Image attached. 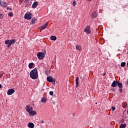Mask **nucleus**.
Listing matches in <instances>:
<instances>
[{
    "mask_svg": "<svg viewBox=\"0 0 128 128\" xmlns=\"http://www.w3.org/2000/svg\"><path fill=\"white\" fill-rule=\"evenodd\" d=\"M0 6H2V8H6V6H8V4L4 2H1Z\"/></svg>",
    "mask_w": 128,
    "mask_h": 128,
    "instance_id": "8",
    "label": "nucleus"
},
{
    "mask_svg": "<svg viewBox=\"0 0 128 128\" xmlns=\"http://www.w3.org/2000/svg\"><path fill=\"white\" fill-rule=\"evenodd\" d=\"M1 2H2V1L0 0V4Z\"/></svg>",
    "mask_w": 128,
    "mask_h": 128,
    "instance_id": "38",
    "label": "nucleus"
},
{
    "mask_svg": "<svg viewBox=\"0 0 128 128\" xmlns=\"http://www.w3.org/2000/svg\"><path fill=\"white\" fill-rule=\"evenodd\" d=\"M24 18H26V20H32V13L27 12L26 14H25Z\"/></svg>",
    "mask_w": 128,
    "mask_h": 128,
    "instance_id": "5",
    "label": "nucleus"
},
{
    "mask_svg": "<svg viewBox=\"0 0 128 128\" xmlns=\"http://www.w3.org/2000/svg\"><path fill=\"white\" fill-rule=\"evenodd\" d=\"M76 88H78V77L76 78Z\"/></svg>",
    "mask_w": 128,
    "mask_h": 128,
    "instance_id": "17",
    "label": "nucleus"
},
{
    "mask_svg": "<svg viewBox=\"0 0 128 128\" xmlns=\"http://www.w3.org/2000/svg\"><path fill=\"white\" fill-rule=\"evenodd\" d=\"M14 90L11 88L9 90H8L7 94L8 96H10L11 94H14Z\"/></svg>",
    "mask_w": 128,
    "mask_h": 128,
    "instance_id": "7",
    "label": "nucleus"
},
{
    "mask_svg": "<svg viewBox=\"0 0 128 128\" xmlns=\"http://www.w3.org/2000/svg\"><path fill=\"white\" fill-rule=\"evenodd\" d=\"M50 40H56V36H50Z\"/></svg>",
    "mask_w": 128,
    "mask_h": 128,
    "instance_id": "18",
    "label": "nucleus"
},
{
    "mask_svg": "<svg viewBox=\"0 0 128 128\" xmlns=\"http://www.w3.org/2000/svg\"><path fill=\"white\" fill-rule=\"evenodd\" d=\"M116 84H118V82L114 80L112 84V88H116Z\"/></svg>",
    "mask_w": 128,
    "mask_h": 128,
    "instance_id": "13",
    "label": "nucleus"
},
{
    "mask_svg": "<svg viewBox=\"0 0 128 128\" xmlns=\"http://www.w3.org/2000/svg\"><path fill=\"white\" fill-rule=\"evenodd\" d=\"M117 85L120 88H122V82H117Z\"/></svg>",
    "mask_w": 128,
    "mask_h": 128,
    "instance_id": "16",
    "label": "nucleus"
},
{
    "mask_svg": "<svg viewBox=\"0 0 128 128\" xmlns=\"http://www.w3.org/2000/svg\"><path fill=\"white\" fill-rule=\"evenodd\" d=\"M88 0V2H90V0Z\"/></svg>",
    "mask_w": 128,
    "mask_h": 128,
    "instance_id": "37",
    "label": "nucleus"
},
{
    "mask_svg": "<svg viewBox=\"0 0 128 128\" xmlns=\"http://www.w3.org/2000/svg\"><path fill=\"white\" fill-rule=\"evenodd\" d=\"M28 126L30 128H34V124L32 122H29L28 124Z\"/></svg>",
    "mask_w": 128,
    "mask_h": 128,
    "instance_id": "12",
    "label": "nucleus"
},
{
    "mask_svg": "<svg viewBox=\"0 0 128 128\" xmlns=\"http://www.w3.org/2000/svg\"><path fill=\"white\" fill-rule=\"evenodd\" d=\"M48 24V22H46L44 25L41 26V30H44V28H46V26Z\"/></svg>",
    "mask_w": 128,
    "mask_h": 128,
    "instance_id": "9",
    "label": "nucleus"
},
{
    "mask_svg": "<svg viewBox=\"0 0 128 128\" xmlns=\"http://www.w3.org/2000/svg\"><path fill=\"white\" fill-rule=\"evenodd\" d=\"M2 88V84H0V88Z\"/></svg>",
    "mask_w": 128,
    "mask_h": 128,
    "instance_id": "36",
    "label": "nucleus"
},
{
    "mask_svg": "<svg viewBox=\"0 0 128 128\" xmlns=\"http://www.w3.org/2000/svg\"><path fill=\"white\" fill-rule=\"evenodd\" d=\"M76 50H82V47L80 46H76Z\"/></svg>",
    "mask_w": 128,
    "mask_h": 128,
    "instance_id": "21",
    "label": "nucleus"
},
{
    "mask_svg": "<svg viewBox=\"0 0 128 128\" xmlns=\"http://www.w3.org/2000/svg\"><path fill=\"white\" fill-rule=\"evenodd\" d=\"M36 6H38V2H34L32 5V8H36Z\"/></svg>",
    "mask_w": 128,
    "mask_h": 128,
    "instance_id": "14",
    "label": "nucleus"
},
{
    "mask_svg": "<svg viewBox=\"0 0 128 128\" xmlns=\"http://www.w3.org/2000/svg\"><path fill=\"white\" fill-rule=\"evenodd\" d=\"M49 94L50 96H54V92L52 91H50Z\"/></svg>",
    "mask_w": 128,
    "mask_h": 128,
    "instance_id": "26",
    "label": "nucleus"
},
{
    "mask_svg": "<svg viewBox=\"0 0 128 128\" xmlns=\"http://www.w3.org/2000/svg\"><path fill=\"white\" fill-rule=\"evenodd\" d=\"M96 16H97V14H96V12H93L91 14V18H96Z\"/></svg>",
    "mask_w": 128,
    "mask_h": 128,
    "instance_id": "10",
    "label": "nucleus"
},
{
    "mask_svg": "<svg viewBox=\"0 0 128 128\" xmlns=\"http://www.w3.org/2000/svg\"><path fill=\"white\" fill-rule=\"evenodd\" d=\"M31 24H36V18H32V20H31Z\"/></svg>",
    "mask_w": 128,
    "mask_h": 128,
    "instance_id": "19",
    "label": "nucleus"
},
{
    "mask_svg": "<svg viewBox=\"0 0 128 128\" xmlns=\"http://www.w3.org/2000/svg\"><path fill=\"white\" fill-rule=\"evenodd\" d=\"M6 10H10V8H7Z\"/></svg>",
    "mask_w": 128,
    "mask_h": 128,
    "instance_id": "35",
    "label": "nucleus"
},
{
    "mask_svg": "<svg viewBox=\"0 0 128 128\" xmlns=\"http://www.w3.org/2000/svg\"><path fill=\"white\" fill-rule=\"evenodd\" d=\"M34 67V64L31 62L29 64H28V68H32Z\"/></svg>",
    "mask_w": 128,
    "mask_h": 128,
    "instance_id": "15",
    "label": "nucleus"
},
{
    "mask_svg": "<svg viewBox=\"0 0 128 128\" xmlns=\"http://www.w3.org/2000/svg\"><path fill=\"white\" fill-rule=\"evenodd\" d=\"M44 122L43 120H41V124H44Z\"/></svg>",
    "mask_w": 128,
    "mask_h": 128,
    "instance_id": "33",
    "label": "nucleus"
},
{
    "mask_svg": "<svg viewBox=\"0 0 128 128\" xmlns=\"http://www.w3.org/2000/svg\"><path fill=\"white\" fill-rule=\"evenodd\" d=\"M30 2V0H24V2H26V4H28Z\"/></svg>",
    "mask_w": 128,
    "mask_h": 128,
    "instance_id": "28",
    "label": "nucleus"
},
{
    "mask_svg": "<svg viewBox=\"0 0 128 128\" xmlns=\"http://www.w3.org/2000/svg\"><path fill=\"white\" fill-rule=\"evenodd\" d=\"M38 60H42L44 58V54L42 52H38L37 54Z\"/></svg>",
    "mask_w": 128,
    "mask_h": 128,
    "instance_id": "4",
    "label": "nucleus"
},
{
    "mask_svg": "<svg viewBox=\"0 0 128 128\" xmlns=\"http://www.w3.org/2000/svg\"><path fill=\"white\" fill-rule=\"evenodd\" d=\"M126 66V62H122L121 63V66H122V68H124V66Z\"/></svg>",
    "mask_w": 128,
    "mask_h": 128,
    "instance_id": "24",
    "label": "nucleus"
},
{
    "mask_svg": "<svg viewBox=\"0 0 128 128\" xmlns=\"http://www.w3.org/2000/svg\"><path fill=\"white\" fill-rule=\"evenodd\" d=\"M126 106H124V108H126Z\"/></svg>",
    "mask_w": 128,
    "mask_h": 128,
    "instance_id": "39",
    "label": "nucleus"
},
{
    "mask_svg": "<svg viewBox=\"0 0 128 128\" xmlns=\"http://www.w3.org/2000/svg\"><path fill=\"white\" fill-rule=\"evenodd\" d=\"M47 80L48 82H52L54 80L52 79V76H48Z\"/></svg>",
    "mask_w": 128,
    "mask_h": 128,
    "instance_id": "11",
    "label": "nucleus"
},
{
    "mask_svg": "<svg viewBox=\"0 0 128 128\" xmlns=\"http://www.w3.org/2000/svg\"><path fill=\"white\" fill-rule=\"evenodd\" d=\"M20 2H21V4H22L24 2V0H19Z\"/></svg>",
    "mask_w": 128,
    "mask_h": 128,
    "instance_id": "31",
    "label": "nucleus"
},
{
    "mask_svg": "<svg viewBox=\"0 0 128 128\" xmlns=\"http://www.w3.org/2000/svg\"><path fill=\"white\" fill-rule=\"evenodd\" d=\"M41 102H46V98H42L41 99Z\"/></svg>",
    "mask_w": 128,
    "mask_h": 128,
    "instance_id": "22",
    "label": "nucleus"
},
{
    "mask_svg": "<svg viewBox=\"0 0 128 128\" xmlns=\"http://www.w3.org/2000/svg\"><path fill=\"white\" fill-rule=\"evenodd\" d=\"M4 16H2V14H0V18H2Z\"/></svg>",
    "mask_w": 128,
    "mask_h": 128,
    "instance_id": "30",
    "label": "nucleus"
},
{
    "mask_svg": "<svg viewBox=\"0 0 128 128\" xmlns=\"http://www.w3.org/2000/svg\"><path fill=\"white\" fill-rule=\"evenodd\" d=\"M118 90H119L120 92H122V88H120Z\"/></svg>",
    "mask_w": 128,
    "mask_h": 128,
    "instance_id": "29",
    "label": "nucleus"
},
{
    "mask_svg": "<svg viewBox=\"0 0 128 128\" xmlns=\"http://www.w3.org/2000/svg\"><path fill=\"white\" fill-rule=\"evenodd\" d=\"M84 32L87 34H90V26H87L84 30Z\"/></svg>",
    "mask_w": 128,
    "mask_h": 128,
    "instance_id": "6",
    "label": "nucleus"
},
{
    "mask_svg": "<svg viewBox=\"0 0 128 128\" xmlns=\"http://www.w3.org/2000/svg\"><path fill=\"white\" fill-rule=\"evenodd\" d=\"M102 76H106V73H104V74H102Z\"/></svg>",
    "mask_w": 128,
    "mask_h": 128,
    "instance_id": "34",
    "label": "nucleus"
},
{
    "mask_svg": "<svg viewBox=\"0 0 128 128\" xmlns=\"http://www.w3.org/2000/svg\"><path fill=\"white\" fill-rule=\"evenodd\" d=\"M30 78L32 80H36L38 76V69L34 68L33 69L30 74Z\"/></svg>",
    "mask_w": 128,
    "mask_h": 128,
    "instance_id": "2",
    "label": "nucleus"
},
{
    "mask_svg": "<svg viewBox=\"0 0 128 128\" xmlns=\"http://www.w3.org/2000/svg\"><path fill=\"white\" fill-rule=\"evenodd\" d=\"M112 110H116V107L112 106Z\"/></svg>",
    "mask_w": 128,
    "mask_h": 128,
    "instance_id": "27",
    "label": "nucleus"
},
{
    "mask_svg": "<svg viewBox=\"0 0 128 128\" xmlns=\"http://www.w3.org/2000/svg\"><path fill=\"white\" fill-rule=\"evenodd\" d=\"M2 76H3L2 74H0V78H2Z\"/></svg>",
    "mask_w": 128,
    "mask_h": 128,
    "instance_id": "32",
    "label": "nucleus"
},
{
    "mask_svg": "<svg viewBox=\"0 0 128 128\" xmlns=\"http://www.w3.org/2000/svg\"><path fill=\"white\" fill-rule=\"evenodd\" d=\"M16 40L15 39L12 40H6L5 41V44H8V47L10 48L12 44H15Z\"/></svg>",
    "mask_w": 128,
    "mask_h": 128,
    "instance_id": "3",
    "label": "nucleus"
},
{
    "mask_svg": "<svg viewBox=\"0 0 128 128\" xmlns=\"http://www.w3.org/2000/svg\"><path fill=\"white\" fill-rule=\"evenodd\" d=\"M126 126V124H124L120 125V128H125Z\"/></svg>",
    "mask_w": 128,
    "mask_h": 128,
    "instance_id": "20",
    "label": "nucleus"
},
{
    "mask_svg": "<svg viewBox=\"0 0 128 128\" xmlns=\"http://www.w3.org/2000/svg\"><path fill=\"white\" fill-rule=\"evenodd\" d=\"M8 16H9L12 17V16H14V14L12 12H9Z\"/></svg>",
    "mask_w": 128,
    "mask_h": 128,
    "instance_id": "23",
    "label": "nucleus"
},
{
    "mask_svg": "<svg viewBox=\"0 0 128 128\" xmlns=\"http://www.w3.org/2000/svg\"><path fill=\"white\" fill-rule=\"evenodd\" d=\"M126 106V104H124V106Z\"/></svg>",
    "mask_w": 128,
    "mask_h": 128,
    "instance_id": "40",
    "label": "nucleus"
},
{
    "mask_svg": "<svg viewBox=\"0 0 128 128\" xmlns=\"http://www.w3.org/2000/svg\"><path fill=\"white\" fill-rule=\"evenodd\" d=\"M76 1L74 0L72 3L73 6H76Z\"/></svg>",
    "mask_w": 128,
    "mask_h": 128,
    "instance_id": "25",
    "label": "nucleus"
},
{
    "mask_svg": "<svg viewBox=\"0 0 128 128\" xmlns=\"http://www.w3.org/2000/svg\"><path fill=\"white\" fill-rule=\"evenodd\" d=\"M26 111L28 112L30 116H34L36 114V111L32 110V106L30 105H27L26 106Z\"/></svg>",
    "mask_w": 128,
    "mask_h": 128,
    "instance_id": "1",
    "label": "nucleus"
}]
</instances>
